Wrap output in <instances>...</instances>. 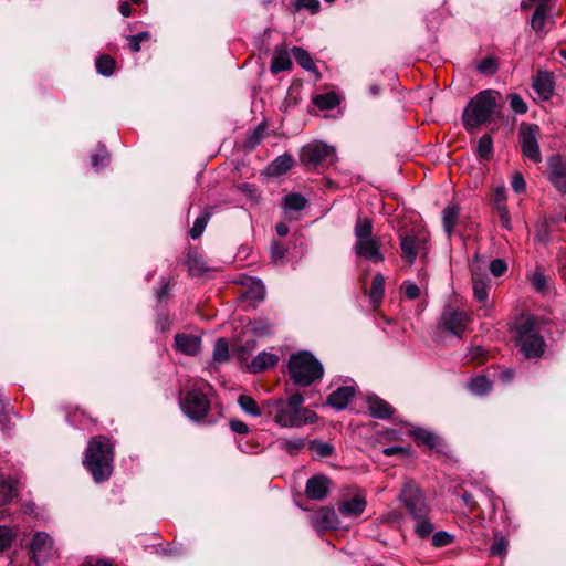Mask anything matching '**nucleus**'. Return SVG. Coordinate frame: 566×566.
<instances>
[{"label": "nucleus", "instance_id": "obj_1", "mask_svg": "<svg viewBox=\"0 0 566 566\" xmlns=\"http://www.w3.org/2000/svg\"><path fill=\"white\" fill-rule=\"evenodd\" d=\"M304 397L293 394L286 398H274L263 401L265 415L281 428H300L315 423L317 415L303 407Z\"/></svg>", "mask_w": 566, "mask_h": 566}, {"label": "nucleus", "instance_id": "obj_2", "mask_svg": "<svg viewBox=\"0 0 566 566\" xmlns=\"http://www.w3.org/2000/svg\"><path fill=\"white\" fill-rule=\"evenodd\" d=\"M83 464L95 482L108 480L113 472V448L109 440L102 436L93 438L86 448Z\"/></svg>", "mask_w": 566, "mask_h": 566}, {"label": "nucleus", "instance_id": "obj_3", "mask_svg": "<svg viewBox=\"0 0 566 566\" xmlns=\"http://www.w3.org/2000/svg\"><path fill=\"white\" fill-rule=\"evenodd\" d=\"M499 96L500 94L494 90L479 92L463 109V126L469 130L491 122L499 113Z\"/></svg>", "mask_w": 566, "mask_h": 566}, {"label": "nucleus", "instance_id": "obj_4", "mask_svg": "<svg viewBox=\"0 0 566 566\" xmlns=\"http://www.w3.org/2000/svg\"><path fill=\"white\" fill-rule=\"evenodd\" d=\"M356 239L354 252L358 258L366 259L374 263L384 261V254L380 251V241L373 235V220L368 217H358L354 227Z\"/></svg>", "mask_w": 566, "mask_h": 566}, {"label": "nucleus", "instance_id": "obj_5", "mask_svg": "<svg viewBox=\"0 0 566 566\" xmlns=\"http://www.w3.org/2000/svg\"><path fill=\"white\" fill-rule=\"evenodd\" d=\"M289 371L294 384L307 387L322 378L324 369L310 352H300L290 357Z\"/></svg>", "mask_w": 566, "mask_h": 566}, {"label": "nucleus", "instance_id": "obj_6", "mask_svg": "<svg viewBox=\"0 0 566 566\" xmlns=\"http://www.w3.org/2000/svg\"><path fill=\"white\" fill-rule=\"evenodd\" d=\"M516 329L521 352L525 355V357H539L544 353L545 340L538 334L536 318L534 316L522 317Z\"/></svg>", "mask_w": 566, "mask_h": 566}, {"label": "nucleus", "instance_id": "obj_7", "mask_svg": "<svg viewBox=\"0 0 566 566\" xmlns=\"http://www.w3.org/2000/svg\"><path fill=\"white\" fill-rule=\"evenodd\" d=\"M399 500L412 518L429 516L430 506L426 496L413 480H405L399 493Z\"/></svg>", "mask_w": 566, "mask_h": 566}, {"label": "nucleus", "instance_id": "obj_8", "mask_svg": "<svg viewBox=\"0 0 566 566\" xmlns=\"http://www.w3.org/2000/svg\"><path fill=\"white\" fill-rule=\"evenodd\" d=\"M541 128L536 124L522 123L518 129V142L524 158L538 164L542 161L539 148Z\"/></svg>", "mask_w": 566, "mask_h": 566}, {"label": "nucleus", "instance_id": "obj_9", "mask_svg": "<svg viewBox=\"0 0 566 566\" xmlns=\"http://www.w3.org/2000/svg\"><path fill=\"white\" fill-rule=\"evenodd\" d=\"M301 159L307 166H328L335 161V148L322 142L311 143L303 147Z\"/></svg>", "mask_w": 566, "mask_h": 566}, {"label": "nucleus", "instance_id": "obj_10", "mask_svg": "<svg viewBox=\"0 0 566 566\" xmlns=\"http://www.w3.org/2000/svg\"><path fill=\"white\" fill-rule=\"evenodd\" d=\"M472 315L469 312L461 311L452 305H447L441 314V324L450 334L462 337L470 323Z\"/></svg>", "mask_w": 566, "mask_h": 566}, {"label": "nucleus", "instance_id": "obj_11", "mask_svg": "<svg viewBox=\"0 0 566 566\" xmlns=\"http://www.w3.org/2000/svg\"><path fill=\"white\" fill-rule=\"evenodd\" d=\"M184 413L191 420L203 419L210 408V401L205 392L199 389L190 390L180 402Z\"/></svg>", "mask_w": 566, "mask_h": 566}, {"label": "nucleus", "instance_id": "obj_12", "mask_svg": "<svg viewBox=\"0 0 566 566\" xmlns=\"http://www.w3.org/2000/svg\"><path fill=\"white\" fill-rule=\"evenodd\" d=\"M547 178L560 193H566V157L554 154L547 158Z\"/></svg>", "mask_w": 566, "mask_h": 566}, {"label": "nucleus", "instance_id": "obj_13", "mask_svg": "<svg viewBox=\"0 0 566 566\" xmlns=\"http://www.w3.org/2000/svg\"><path fill=\"white\" fill-rule=\"evenodd\" d=\"M30 547L36 566H41L54 555L53 539L45 532L34 534Z\"/></svg>", "mask_w": 566, "mask_h": 566}, {"label": "nucleus", "instance_id": "obj_14", "mask_svg": "<svg viewBox=\"0 0 566 566\" xmlns=\"http://www.w3.org/2000/svg\"><path fill=\"white\" fill-rule=\"evenodd\" d=\"M311 524L317 531L338 528L339 520L336 511L329 506H323L311 515Z\"/></svg>", "mask_w": 566, "mask_h": 566}, {"label": "nucleus", "instance_id": "obj_15", "mask_svg": "<svg viewBox=\"0 0 566 566\" xmlns=\"http://www.w3.org/2000/svg\"><path fill=\"white\" fill-rule=\"evenodd\" d=\"M329 483V479L322 474L310 478L305 486L306 496L316 501L324 500L328 494Z\"/></svg>", "mask_w": 566, "mask_h": 566}, {"label": "nucleus", "instance_id": "obj_16", "mask_svg": "<svg viewBox=\"0 0 566 566\" xmlns=\"http://www.w3.org/2000/svg\"><path fill=\"white\" fill-rule=\"evenodd\" d=\"M174 339L176 350L181 354L195 356L201 350V337L198 335L178 333Z\"/></svg>", "mask_w": 566, "mask_h": 566}, {"label": "nucleus", "instance_id": "obj_17", "mask_svg": "<svg viewBox=\"0 0 566 566\" xmlns=\"http://www.w3.org/2000/svg\"><path fill=\"white\" fill-rule=\"evenodd\" d=\"M426 239L415 234H407L401 239L400 248L402 258L409 264H413L420 250L424 249Z\"/></svg>", "mask_w": 566, "mask_h": 566}, {"label": "nucleus", "instance_id": "obj_18", "mask_svg": "<svg viewBox=\"0 0 566 566\" xmlns=\"http://www.w3.org/2000/svg\"><path fill=\"white\" fill-rule=\"evenodd\" d=\"M533 88L543 101H548L554 94V76L547 71H538L533 78Z\"/></svg>", "mask_w": 566, "mask_h": 566}, {"label": "nucleus", "instance_id": "obj_19", "mask_svg": "<svg viewBox=\"0 0 566 566\" xmlns=\"http://www.w3.org/2000/svg\"><path fill=\"white\" fill-rule=\"evenodd\" d=\"M366 500L363 495H355L349 500H344L338 504V512L344 517H357L366 509Z\"/></svg>", "mask_w": 566, "mask_h": 566}, {"label": "nucleus", "instance_id": "obj_20", "mask_svg": "<svg viewBox=\"0 0 566 566\" xmlns=\"http://www.w3.org/2000/svg\"><path fill=\"white\" fill-rule=\"evenodd\" d=\"M354 386L339 387L328 396L327 403L328 406L336 410H343L348 406L349 401L354 398Z\"/></svg>", "mask_w": 566, "mask_h": 566}, {"label": "nucleus", "instance_id": "obj_21", "mask_svg": "<svg viewBox=\"0 0 566 566\" xmlns=\"http://www.w3.org/2000/svg\"><path fill=\"white\" fill-rule=\"evenodd\" d=\"M366 402L368 410L374 418L387 419L394 413V408L376 395H368Z\"/></svg>", "mask_w": 566, "mask_h": 566}, {"label": "nucleus", "instance_id": "obj_22", "mask_svg": "<svg viewBox=\"0 0 566 566\" xmlns=\"http://www.w3.org/2000/svg\"><path fill=\"white\" fill-rule=\"evenodd\" d=\"M279 361V357L275 354L261 352L256 355L249 365V369L252 373H262L266 369L273 368Z\"/></svg>", "mask_w": 566, "mask_h": 566}, {"label": "nucleus", "instance_id": "obj_23", "mask_svg": "<svg viewBox=\"0 0 566 566\" xmlns=\"http://www.w3.org/2000/svg\"><path fill=\"white\" fill-rule=\"evenodd\" d=\"M472 285L474 298L482 306H486L489 301V280L485 276L480 275L478 272H473Z\"/></svg>", "mask_w": 566, "mask_h": 566}, {"label": "nucleus", "instance_id": "obj_24", "mask_svg": "<svg viewBox=\"0 0 566 566\" xmlns=\"http://www.w3.org/2000/svg\"><path fill=\"white\" fill-rule=\"evenodd\" d=\"M18 496V481L10 478L0 475V504L10 503Z\"/></svg>", "mask_w": 566, "mask_h": 566}, {"label": "nucleus", "instance_id": "obj_25", "mask_svg": "<svg viewBox=\"0 0 566 566\" xmlns=\"http://www.w3.org/2000/svg\"><path fill=\"white\" fill-rule=\"evenodd\" d=\"M410 434L418 446H426L429 449H437L440 446L439 437L427 429L415 428L410 431Z\"/></svg>", "mask_w": 566, "mask_h": 566}, {"label": "nucleus", "instance_id": "obj_26", "mask_svg": "<svg viewBox=\"0 0 566 566\" xmlns=\"http://www.w3.org/2000/svg\"><path fill=\"white\" fill-rule=\"evenodd\" d=\"M292 61L285 49L276 48L271 62V72L276 74L291 67Z\"/></svg>", "mask_w": 566, "mask_h": 566}, {"label": "nucleus", "instance_id": "obj_27", "mask_svg": "<svg viewBox=\"0 0 566 566\" xmlns=\"http://www.w3.org/2000/svg\"><path fill=\"white\" fill-rule=\"evenodd\" d=\"M238 405L245 413H248L252 417H260L263 413L265 415L263 405L260 407L256 403V401L250 396H247V395L239 396Z\"/></svg>", "mask_w": 566, "mask_h": 566}, {"label": "nucleus", "instance_id": "obj_28", "mask_svg": "<svg viewBox=\"0 0 566 566\" xmlns=\"http://www.w3.org/2000/svg\"><path fill=\"white\" fill-rule=\"evenodd\" d=\"M313 103L322 111H329L337 107L340 101L334 92H328L316 95L313 98Z\"/></svg>", "mask_w": 566, "mask_h": 566}, {"label": "nucleus", "instance_id": "obj_29", "mask_svg": "<svg viewBox=\"0 0 566 566\" xmlns=\"http://www.w3.org/2000/svg\"><path fill=\"white\" fill-rule=\"evenodd\" d=\"M459 217V208L457 206H448L442 211V223L448 237L451 235Z\"/></svg>", "mask_w": 566, "mask_h": 566}, {"label": "nucleus", "instance_id": "obj_30", "mask_svg": "<svg viewBox=\"0 0 566 566\" xmlns=\"http://www.w3.org/2000/svg\"><path fill=\"white\" fill-rule=\"evenodd\" d=\"M467 387L473 395L482 396L491 390L492 384L485 376H480L468 381Z\"/></svg>", "mask_w": 566, "mask_h": 566}, {"label": "nucleus", "instance_id": "obj_31", "mask_svg": "<svg viewBox=\"0 0 566 566\" xmlns=\"http://www.w3.org/2000/svg\"><path fill=\"white\" fill-rule=\"evenodd\" d=\"M385 293V277L382 274L378 273L374 276L369 297L373 304L377 305L380 303Z\"/></svg>", "mask_w": 566, "mask_h": 566}, {"label": "nucleus", "instance_id": "obj_32", "mask_svg": "<svg viewBox=\"0 0 566 566\" xmlns=\"http://www.w3.org/2000/svg\"><path fill=\"white\" fill-rule=\"evenodd\" d=\"M292 54L294 56V59L296 60V62L306 71H317L314 62H313V59L311 57V55L308 54L307 51H305L304 49L300 48V46H294L292 49Z\"/></svg>", "mask_w": 566, "mask_h": 566}, {"label": "nucleus", "instance_id": "obj_33", "mask_svg": "<svg viewBox=\"0 0 566 566\" xmlns=\"http://www.w3.org/2000/svg\"><path fill=\"white\" fill-rule=\"evenodd\" d=\"M307 200L300 193H289L284 197L283 207L287 210L301 211L305 209Z\"/></svg>", "mask_w": 566, "mask_h": 566}, {"label": "nucleus", "instance_id": "obj_34", "mask_svg": "<svg viewBox=\"0 0 566 566\" xmlns=\"http://www.w3.org/2000/svg\"><path fill=\"white\" fill-rule=\"evenodd\" d=\"M548 11L549 6L543 7L542 4L535 8V11L531 20V25L534 31L538 32L543 30Z\"/></svg>", "mask_w": 566, "mask_h": 566}, {"label": "nucleus", "instance_id": "obj_35", "mask_svg": "<svg viewBox=\"0 0 566 566\" xmlns=\"http://www.w3.org/2000/svg\"><path fill=\"white\" fill-rule=\"evenodd\" d=\"M212 358L217 363H226L229 359V348L226 338H218L216 340Z\"/></svg>", "mask_w": 566, "mask_h": 566}, {"label": "nucleus", "instance_id": "obj_36", "mask_svg": "<svg viewBox=\"0 0 566 566\" xmlns=\"http://www.w3.org/2000/svg\"><path fill=\"white\" fill-rule=\"evenodd\" d=\"M413 520L416 522L415 533L420 538H426L433 532L434 527H433V524L431 523V521L429 520V516H423V517L413 518Z\"/></svg>", "mask_w": 566, "mask_h": 566}, {"label": "nucleus", "instance_id": "obj_37", "mask_svg": "<svg viewBox=\"0 0 566 566\" xmlns=\"http://www.w3.org/2000/svg\"><path fill=\"white\" fill-rule=\"evenodd\" d=\"M96 70L103 76H109L115 69V61L109 55H102L96 60Z\"/></svg>", "mask_w": 566, "mask_h": 566}, {"label": "nucleus", "instance_id": "obj_38", "mask_svg": "<svg viewBox=\"0 0 566 566\" xmlns=\"http://www.w3.org/2000/svg\"><path fill=\"white\" fill-rule=\"evenodd\" d=\"M209 219H210V214L208 212H202L195 220V223L189 231L191 239L196 240V239L200 238V235L203 233V231L208 224Z\"/></svg>", "mask_w": 566, "mask_h": 566}, {"label": "nucleus", "instance_id": "obj_39", "mask_svg": "<svg viewBox=\"0 0 566 566\" xmlns=\"http://www.w3.org/2000/svg\"><path fill=\"white\" fill-rule=\"evenodd\" d=\"M91 161L93 168L101 170L109 163V154L104 147H102L92 155Z\"/></svg>", "mask_w": 566, "mask_h": 566}, {"label": "nucleus", "instance_id": "obj_40", "mask_svg": "<svg viewBox=\"0 0 566 566\" xmlns=\"http://www.w3.org/2000/svg\"><path fill=\"white\" fill-rule=\"evenodd\" d=\"M304 444L305 440L303 438H295L291 440H283L281 442V448L289 454L294 455L303 449Z\"/></svg>", "mask_w": 566, "mask_h": 566}, {"label": "nucleus", "instance_id": "obj_41", "mask_svg": "<svg viewBox=\"0 0 566 566\" xmlns=\"http://www.w3.org/2000/svg\"><path fill=\"white\" fill-rule=\"evenodd\" d=\"M507 545H509V543L505 537L495 536V538L490 547L491 555L496 556V557L505 556V554L507 552Z\"/></svg>", "mask_w": 566, "mask_h": 566}, {"label": "nucleus", "instance_id": "obj_42", "mask_svg": "<svg viewBox=\"0 0 566 566\" xmlns=\"http://www.w3.org/2000/svg\"><path fill=\"white\" fill-rule=\"evenodd\" d=\"M499 69V64L496 62V60L492 56H488L485 59H483L478 65H476V70L481 73V74H486V75H492L494 74Z\"/></svg>", "mask_w": 566, "mask_h": 566}, {"label": "nucleus", "instance_id": "obj_43", "mask_svg": "<svg viewBox=\"0 0 566 566\" xmlns=\"http://www.w3.org/2000/svg\"><path fill=\"white\" fill-rule=\"evenodd\" d=\"M510 107L515 114L523 115L527 112L528 107L524 99L518 94H510L507 96Z\"/></svg>", "mask_w": 566, "mask_h": 566}, {"label": "nucleus", "instance_id": "obj_44", "mask_svg": "<svg viewBox=\"0 0 566 566\" xmlns=\"http://www.w3.org/2000/svg\"><path fill=\"white\" fill-rule=\"evenodd\" d=\"M311 449L316 452L319 458H327L333 455L334 447L328 442L311 441Z\"/></svg>", "mask_w": 566, "mask_h": 566}, {"label": "nucleus", "instance_id": "obj_45", "mask_svg": "<svg viewBox=\"0 0 566 566\" xmlns=\"http://www.w3.org/2000/svg\"><path fill=\"white\" fill-rule=\"evenodd\" d=\"M493 150V143L490 135H483L478 142V153L482 158H489Z\"/></svg>", "mask_w": 566, "mask_h": 566}, {"label": "nucleus", "instance_id": "obj_46", "mask_svg": "<svg viewBox=\"0 0 566 566\" xmlns=\"http://www.w3.org/2000/svg\"><path fill=\"white\" fill-rule=\"evenodd\" d=\"M188 268L189 271L193 274H202L207 271V266L203 260L197 254L188 255Z\"/></svg>", "mask_w": 566, "mask_h": 566}, {"label": "nucleus", "instance_id": "obj_47", "mask_svg": "<svg viewBox=\"0 0 566 566\" xmlns=\"http://www.w3.org/2000/svg\"><path fill=\"white\" fill-rule=\"evenodd\" d=\"M506 199H507V195H506L505 187L503 185L496 187L493 191V200H492L494 209L499 210L502 208H506L507 207Z\"/></svg>", "mask_w": 566, "mask_h": 566}, {"label": "nucleus", "instance_id": "obj_48", "mask_svg": "<svg viewBox=\"0 0 566 566\" xmlns=\"http://www.w3.org/2000/svg\"><path fill=\"white\" fill-rule=\"evenodd\" d=\"M454 537L452 534L446 531L436 532L432 536V545L434 547H444L453 542Z\"/></svg>", "mask_w": 566, "mask_h": 566}, {"label": "nucleus", "instance_id": "obj_49", "mask_svg": "<svg viewBox=\"0 0 566 566\" xmlns=\"http://www.w3.org/2000/svg\"><path fill=\"white\" fill-rule=\"evenodd\" d=\"M292 165L293 159L289 155L277 157L272 164L274 171L280 174L287 171L292 167Z\"/></svg>", "mask_w": 566, "mask_h": 566}, {"label": "nucleus", "instance_id": "obj_50", "mask_svg": "<svg viewBox=\"0 0 566 566\" xmlns=\"http://www.w3.org/2000/svg\"><path fill=\"white\" fill-rule=\"evenodd\" d=\"M240 190L247 196L249 200H251L253 203H258L261 195L258 188L252 184H242L240 186Z\"/></svg>", "mask_w": 566, "mask_h": 566}, {"label": "nucleus", "instance_id": "obj_51", "mask_svg": "<svg viewBox=\"0 0 566 566\" xmlns=\"http://www.w3.org/2000/svg\"><path fill=\"white\" fill-rule=\"evenodd\" d=\"M489 270L495 277H499L506 272L507 265L503 259H494L490 262Z\"/></svg>", "mask_w": 566, "mask_h": 566}, {"label": "nucleus", "instance_id": "obj_52", "mask_svg": "<svg viewBox=\"0 0 566 566\" xmlns=\"http://www.w3.org/2000/svg\"><path fill=\"white\" fill-rule=\"evenodd\" d=\"M402 290L403 294L409 300H416L421 294L420 287L411 281H405L402 284Z\"/></svg>", "mask_w": 566, "mask_h": 566}, {"label": "nucleus", "instance_id": "obj_53", "mask_svg": "<svg viewBox=\"0 0 566 566\" xmlns=\"http://www.w3.org/2000/svg\"><path fill=\"white\" fill-rule=\"evenodd\" d=\"M285 253H286V249L283 244H281L277 241L272 242L271 248H270V255H271V260L274 263L284 259Z\"/></svg>", "mask_w": 566, "mask_h": 566}, {"label": "nucleus", "instance_id": "obj_54", "mask_svg": "<svg viewBox=\"0 0 566 566\" xmlns=\"http://www.w3.org/2000/svg\"><path fill=\"white\" fill-rule=\"evenodd\" d=\"M13 539V532L7 526H0V552L8 548Z\"/></svg>", "mask_w": 566, "mask_h": 566}, {"label": "nucleus", "instance_id": "obj_55", "mask_svg": "<svg viewBox=\"0 0 566 566\" xmlns=\"http://www.w3.org/2000/svg\"><path fill=\"white\" fill-rule=\"evenodd\" d=\"M511 187L514 192L522 193L526 189V181L521 172H514L511 180Z\"/></svg>", "mask_w": 566, "mask_h": 566}, {"label": "nucleus", "instance_id": "obj_56", "mask_svg": "<svg viewBox=\"0 0 566 566\" xmlns=\"http://www.w3.org/2000/svg\"><path fill=\"white\" fill-rule=\"evenodd\" d=\"M297 9H305L312 13H317L321 8V3L318 0H297L296 2Z\"/></svg>", "mask_w": 566, "mask_h": 566}, {"label": "nucleus", "instance_id": "obj_57", "mask_svg": "<svg viewBox=\"0 0 566 566\" xmlns=\"http://www.w3.org/2000/svg\"><path fill=\"white\" fill-rule=\"evenodd\" d=\"M382 453L386 455V457H391V455H396V454H399L401 457H407L411 453V450L410 448H405V447H400V446H394V447H387L382 450Z\"/></svg>", "mask_w": 566, "mask_h": 566}, {"label": "nucleus", "instance_id": "obj_58", "mask_svg": "<svg viewBox=\"0 0 566 566\" xmlns=\"http://www.w3.org/2000/svg\"><path fill=\"white\" fill-rule=\"evenodd\" d=\"M532 282L537 290H544L547 284V277L542 271L536 270L533 273Z\"/></svg>", "mask_w": 566, "mask_h": 566}, {"label": "nucleus", "instance_id": "obj_59", "mask_svg": "<svg viewBox=\"0 0 566 566\" xmlns=\"http://www.w3.org/2000/svg\"><path fill=\"white\" fill-rule=\"evenodd\" d=\"M501 226L506 230H512V221L507 207L496 210Z\"/></svg>", "mask_w": 566, "mask_h": 566}, {"label": "nucleus", "instance_id": "obj_60", "mask_svg": "<svg viewBox=\"0 0 566 566\" xmlns=\"http://www.w3.org/2000/svg\"><path fill=\"white\" fill-rule=\"evenodd\" d=\"M230 429L234 432V433H238V434H241V436H245L249 433V427L247 423H244L243 421L241 420H231L230 423Z\"/></svg>", "mask_w": 566, "mask_h": 566}, {"label": "nucleus", "instance_id": "obj_61", "mask_svg": "<svg viewBox=\"0 0 566 566\" xmlns=\"http://www.w3.org/2000/svg\"><path fill=\"white\" fill-rule=\"evenodd\" d=\"M481 492L483 496L489 501L492 511H495L499 499L494 495V492L489 488L482 489Z\"/></svg>", "mask_w": 566, "mask_h": 566}, {"label": "nucleus", "instance_id": "obj_62", "mask_svg": "<svg viewBox=\"0 0 566 566\" xmlns=\"http://www.w3.org/2000/svg\"><path fill=\"white\" fill-rule=\"evenodd\" d=\"M251 294H252V296L255 300H259V301L264 300V297H265V287H264V285L262 284L261 281H258L255 283V286L252 287V290H251Z\"/></svg>", "mask_w": 566, "mask_h": 566}, {"label": "nucleus", "instance_id": "obj_63", "mask_svg": "<svg viewBox=\"0 0 566 566\" xmlns=\"http://www.w3.org/2000/svg\"><path fill=\"white\" fill-rule=\"evenodd\" d=\"M546 7L549 6V0H522L521 7L523 9H530L531 7L535 6H542Z\"/></svg>", "mask_w": 566, "mask_h": 566}, {"label": "nucleus", "instance_id": "obj_64", "mask_svg": "<svg viewBox=\"0 0 566 566\" xmlns=\"http://www.w3.org/2000/svg\"><path fill=\"white\" fill-rule=\"evenodd\" d=\"M462 501L470 511H473L478 505L476 501L473 499V495L469 492H464L462 494Z\"/></svg>", "mask_w": 566, "mask_h": 566}]
</instances>
